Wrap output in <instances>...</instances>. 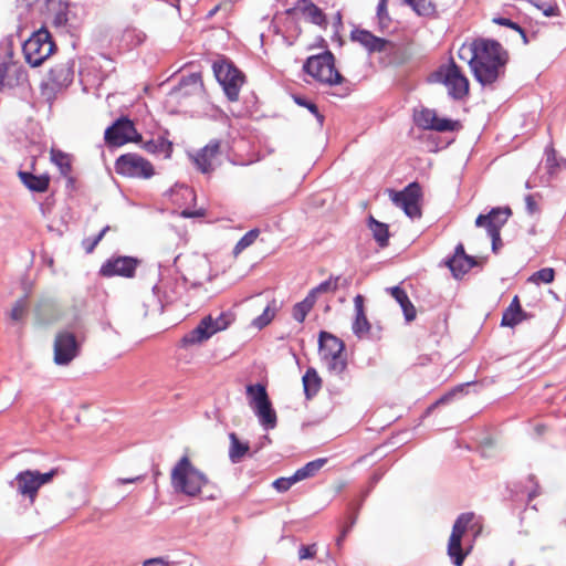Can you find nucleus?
Returning <instances> with one entry per match:
<instances>
[{"mask_svg":"<svg viewBox=\"0 0 566 566\" xmlns=\"http://www.w3.org/2000/svg\"><path fill=\"white\" fill-rule=\"evenodd\" d=\"M459 57L467 60L474 80L483 87L494 90L505 77L510 54L503 45L492 39L478 38L463 44Z\"/></svg>","mask_w":566,"mask_h":566,"instance_id":"f257e3e1","label":"nucleus"},{"mask_svg":"<svg viewBox=\"0 0 566 566\" xmlns=\"http://www.w3.org/2000/svg\"><path fill=\"white\" fill-rule=\"evenodd\" d=\"M171 486L177 493L196 497L209 484L207 475L197 469L188 455H184L171 470Z\"/></svg>","mask_w":566,"mask_h":566,"instance_id":"f03ea898","label":"nucleus"},{"mask_svg":"<svg viewBox=\"0 0 566 566\" xmlns=\"http://www.w3.org/2000/svg\"><path fill=\"white\" fill-rule=\"evenodd\" d=\"M303 71L316 81L327 85H338L344 77L335 67V56L331 51L311 55L303 64Z\"/></svg>","mask_w":566,"mask_h":566,"instance_id":"7ed1b4c3","label":"nucleus"},{"mask_svg":"<svg viewBox=\"0 0 566 566\" xmlns=\"http://www.w3.org/2000/svg\"><path fill=\"white\" fill-rule=\"evenodd\" d=\"M431 81L444 84L449 96L455 101H461L469 94V80L452 57L431 74Z\"/></svg>","mask_w":566,"mask_h":566,"instance_id":"20e7f679","label":"nucleus"},{"mask_svg":"<svg viewBox=\"0 0 566 566\" xmlns=\"http://www.w3.org/2000/svg\"><path fill=\"white\" fill-rule=\"evenodd\" d=\"M213 73L230 102L239 99V93L245 82L244 74L229 60L213 63Z\"/></svg>","mask_w":566,"mask_h":566,"instance_id":"39448f33","label":"nucleus"},{"mask_svg":"<svg viewBox=\"0 0 566 566\" xmlns=\"http://www.w3.org/2000/svg\"><path fill=\"white\" fill-rule=\"evenodd\" d=\"M54 49L55 43L45 29L34 32L22 46L25 61L33 67L41 65Z\"/></svg>","mask_w":566,"mask_h":566,"instance_id":"423d86ee","label":"nucleus"},{"mask_svg":"<svg viewBox=\"0 0 566 566\" xmlns=\"http://www.w3.org/2000/svg\"><path fill=\"white\" fill-rule=\"evenodd\" d=\"M53 354V360L57 366H67L81 354V343L74 333L60 331L54 338Z\"/></svg>","mask_w":566,"mask_h":566,"instance_id":"0eeeda50","label":"nucleus"},{"mask_svg":"<svg viewBox=\"0 0 566 566\" xmlns=\"http://www.w3.org/2000/svg\"><path fill=\"white\" fill-rule=\"evenodd\" d=\"M118 175L148 179L154 176L155 170L150 161L138 154H125L119 156L115 163Z\"/></svg>","mask_w":566,"mask_h":566,"instance_id":"6e6552de","label":"nucleus"},{"mask_svg":"<svg viewBox=\"0 0 566 566\" xmlns=\"http://www.w3.org/2000/svg\"><path fill=\"white\" fill-rule=\"evenodd\" d=\"M421 187L418 182H411L401 191H390V199L394 205L401 208L411 219L421 217L419 201L421 199Z\"/></svg>","mask_w":566,"mask_h":566,"instance_id":"1a4fd4ad","label":"nucleus"},{"mask_svg":"<svg viewBox=\"0 0 566 566\" xmlns=\"http://www.w3.org/2000/svg\"><path fill=\"white\" fill-rule=\"evenodd\" d=\"M142 135L136 130L134 123L127 117H119L105 130V142L111 146H122L126 143L142 142Z\"/></svg>","mask_w":566,"mask_h":566,"instance_id":"9d476101","label":"nucleus"},{"mask_svg":"<svg viewBox=\"0 0 566 566\" xmlns=\"http://www.w3.org/2000/svg\"><path fill=\"white\" fill-rule=\"evenodd\" d=\"M140 260L134 256H112L107 259L99 269V274L104 277L123 276L134 277Z\"/></svg>","mask_w":566,"mask_h":566,"instance_id":"9b49d317","label":"nucleus"},{"mask_svg":"<svg viewBox=\"0 0 566 566\" xmlns=\"http://www.w3.org/2000/svg\"><path fill=\"white\" fill-rule=\"evenodd\" d=\"M413 122L417 127L424 130L453 132L458 122L450 118H439L436 111L422 107L413 113Z\"/></svg>","mask_w":566,"mask_h":566,"instance_id":"f8f14e48","label":"nucleus"},{"mask_svg":"<svg viewBox=\"0 0 566 566\" xmlns=\"http://www.w3.org/2000/svg\"><path fill=\"white\" fill-rule=\"evenodd\" d=\"M349 38L353 42L359 43L368 54L389 52L395 48L391 41L376 36L370 31L360 28H354Z\"/></svg>","mask_w":566,"mask_h":566,"instance_id":"ddd939ff","label":"nucleus"},{"mask_svg":"<svg viewBox=\"0 0 566 566\" xmlns=\"http://www.w3.org/2000/svg\"><path fill=\"white\" fill-rule=\"evenodd\" d=\"M444 264L451 271L453 277L462 279L472 268L483 264V261L476 260L464 251V245L458 243L451 258L444 261Z\"/></svg>","mask_w":566,"mask_h":566,"instance_id":"4468645a","label":"nucleus"},{"mask_svg":"<svg viewBox=\"0 0 566 566\" xmlns=\"http://www.w3.org/2000/svg\"><path fill=\"white\" fill-rule=\"evenodd\" d=\"M74 59H66L57 62L49 71L48 81L53 90H62L67 87L74 78Z\"/></svg>","mask_w":566,"mask_h":566,"instance_id":"2eb2a0df","label":"nucleus"},{"mask_svg":"<svg viewBox=\"0 0 566 566\" xmlns=\"http://www.w3.org/2000/svg\"><path fill=\"white\" fill-rule=\"evenodd\" d=\"M219 153L220 142L218 139L211 140L192 157L196 168L202 174H211L214 170L213 160Z\"/></svg>","mask_w":566,"mask_h":566,"instance_id":"dca6fc26","label":"nucleus"},{"mask_svg":"<svg viewBox=\"0 0 566 566\" xmlns=\"http://www.w3.org/2000/svg\"><path fill=\"white\" fill-rule=\"evenodd\" d=\"M298 11L308 22L326 28L327 19L322 9H319L312 0H298L294 8L289 9L287 13L291 14Z\"/></svg>","mask_w":566,"mask_h":566,"instance_id":"f3484780","label":"nucleus"},{"mask_svg":"<svg viewBox=\"0 0 566 566\" xmlns=\"http://www.w3.org/2000/svg\"><path fill=\"white\" fill-rule=\"evenodd\" d=\"M318 349L319 355L324 360L326 358H335L336 356L342 355L345 349V345L338 337L328 332L322 331L318 337Z\"/></svg>","mask_w":566,"mask_h":566,"instance_id":"a211bd4d","label":"nucleus"},{"mask_svg":"<svg viewBox=\"0 0 566 566\" xmlns=\"http://www.w3.org/2000/svg\"><path fill=\"white\" fill-rule=\"evenodd\" d=\"M211 315L205 316L199 324L185 334L181 338V345L184 347L201 344L213 336L211 327Z\"/></svg>","mask_w":566,"mask_h":566,"instance_id":"6ab92c4d","label":"nucleus"},{"mask_svg":"<svg viewBox=\"0 0 566 566\" xmlns=\"http://www.w3.org/2000/svg\"><path fill=\"white\" fill-rule=\"evenodd\" d=\"M15 484L18 492L33 503L40 489L35 472L32 470L19 472L15 476Z\"/></svg>","mask_w":566,"mask_h":566,"instance_id":"aec40b11","label":"nucleus"},{"mask_svg":"<svg viewBox=\"0 0 566 566\" xmlns=\"http://www.w3.org/2000/svg\"><path fill=\"white\" fill-rule=\"evenodd\" d=\"M354 306H355V319L353 322V333L358 337H365L370 329V323L365 314L364 308V296L357 294L354 297Z\"/></svg>","mask_w":566,"mask_h":566,"instance_id":"412c9836","label":"nucleus"},{"mask_svg":"<svg viewBox=\"0 0 566 566\" xmlns=\"http://www.w3.org/2000/svg\"><path fill=\"white\" fill-rule=\"evenodd\" d=\"M203 90V82L200 73H191L182 76L178 86L174 87L171 94H180L182 96L197 95Z\"/></svg>","mask_w":566,"mask_h":566,"instance_id":"4be33fe9","label":"nucleus"},{"mask_svg":"<svg viewBox=\"0 0 566 566\" xmlns=\"http://www.w3.org/2000/svg\"><path fill=\"white\" fill-rule=\"evenodd\" d=\"M386 291L396 300L400 305L405 319L409 323L416 318L417 311L415 305L409 300L407 292L400 286L387 287Z\"/></svg>","mask_w":566,"mask_h":566,"instance_id":"5701e85b","label":"nucleus"},{"mask_svg":"<svg viewBox=\"0 0 566 566\" xmlns=\"http://www.w3.org/2000/svg\"><path fill=\"white\" fill-rule=\"evenodd\" d=\"M19 177L23 185L33 192H44L48 190L50 185V178L48 175H33L28 171H19Z\"/></svg>","mask_w":566,"mask_h":566,"instance_id":"b1692460","label":"nucleus"},{"mask_svg":"<svg viewBox=\"0 0 566 566\" xmlns=\"http://www.w3.org/2000/svg\"><path fill=\"white\" fill-rule=\"evenodd\" d=\"M302 382L306 399L315 397L322 388V378L313 367L306 369Z\"/></svg>","mask_w":566,"mask_h":566,"instance_id":"393cba45","label":"nucleus"},{"mask_svg":"<svg viewBox=\"0 0 566 566\" xmlns=\"http://www.w3.org/2000/svg\"><path fill=\"white\" fill-rule=\"evenodd\" d=\"M143 148L149 154L163 155L165 158H169L172 153V143L164 136H158L145 142Z\"/></svg>","mask_w":566,"mask_h":566,"instance_id":"a878e982","label":"nucleus"},{"mask_svg":"<svg viewBox=\"0 0 566 566\" xmlns=\"http://www.w3.org/2000/svg\"><path fill=\"white\" fill-rule=\"evenodd\" d=\"M50 155L52 163L57 166L61 175L67 178V181L70 184H73L74 179L71 177L72 163L70 155L60 149L54 148L51 149Z\"/></svg>","mask_w":566,"mask_h":566,"instance_id":"bb28decb","label":"nucleus"},{"mask_svg":"<svg viewBox=\"0 0 566 566\" xmlns=\"http://www.w3.org/2000/svg\"><path fill=\"white\" fill-rule=\"evenodd\" d=\"M229 459L231 463L237 464L249 453L250 447L248 442L240 441L234 432L229 433Z\"/></svg>","mask_w":566,"mask_h":566,"instance_id":"cd10ccee","label":"nucleus"},{"mask_svg":"<svg viewBox=\"0 0 566 566\" xmlns=\"http://www.w3.org/2000/svg\"><path fill=\"white\" fill-rule=\"evenodd\" d=\"M254 412L258 416L260 423L266 429H273L276 426V413L272 408V403L270 400L260 405L259 407H254Z\"/></svg>","mask_w":566,"mask_h":566,"instance_id":"c85d7f7f","label":"nucleus"},{"mask_svg":"<svg viewBox=\"0 0 566 566\" xmlns=\"http://www.w3.org/2000/svg\"><path fill=\"white\" fill-rule=\"evenodd\" d=\"M368 226L378 245L380 248H386L389 243L388 224L382 223L370 216L368 218Z\"/></svg>","mask_w":566,"mask_h":566,"instance_id":"c756f323","label":"nucleus"},{"mask_svg":"<svg viewBox=\"0 0 566 566\" xmlns=\"http://www.w3.org/2000/svg\"><path fill=\"white\" fill-rule=\"evenodd\" d=\"M545 165L547 168V172L553 176L558 171L566 168V159L563 157H557L556 150L552 145L547 146L545 149Z\"/></svg>","mask_w":566,"mask_h":566,"instance_id":"7c9ffc66","label":"nucleus"},{"mask_svg":"<svg viewBox=\"0 0 566 566\" xmlns=\"http://www.w3.org/2000/svg\"><path fill=\"white\" fill-rule=\"evenodd\" d=\"M315 303H316V301L314 300V295L307 294L303 301L296 303L293 306V311H292L293 318L295 321H297L298 323H303L306 315L311 312V310L313 308Z\"/></svg>","mask_w":566,"mask_h":566,"instance_id":"2f4dec72","label":"nucleus"},{"mask_svg":"<svg viewBox=\"0 0 566 566\" xmlns=\"http://www.w3.org/2000/svg\"><path fill=\"white\" fill-rule=\"evenodd\" d=\"M247 394L250 398V406L252 408L259 407L260 405L270 400L265 386H263L261 384L247 386Z\"/></svg>","mask_w":566,"mask_h":566,"instance_id":"473e14b6","label":"nucleus"},{"mask_svg":"<svg viewBox=\"0 0 566 566\" xmlns=\"http://www.w3.org/2000/svg\"><path fill=\"white\" fill-rule=\"evenodd\" d=\"M53 25L56 28H74V22L70 17V7L67 3H60L53 15Z\"/></svg>","mask_w":566,"mask_h":566,"instance_id":"72a5a7b5","label":"nucleus"},{"mask_svg":"<svg viewBox=\"0 0 566 566\" xmlns=\"http://www.w3.org/2000/svg\"><path fill=\"white\" fill-rule=\"evenodd\" d=\"M461 539L450 537L448 543V555L455 566H462L467 553L463 551Z\"/></svg>","mask_w":566,"mask_h":566,"instance_id":"f704fd0d","label":"nucleus"},{"mask_svg":"<svg viewBox=\"0 0 566 566\" xmlns=\"http://www.w3.org/2000/svg\"><path fill=\"white\" fill-rule=\"evenodd\" d=\"M327 462V459L319 458L307 462L304 467L296 470L300 481L314 476Z\"/></svg>","mask_w":566,"mask_h":566,"instance_id":"c9c22d12","label":"nucleus"},{"mask_svg":"<svg viewBox=\"0 0 566 566\" xmlns=\"http://www.w3.org/2000/svg\"><path fill=\"white\" fill-rule=\"evenodd\" d=\"M517 488H518L517 494L518 493L526 494L527 504L531 503L536 496L539 495V485H538V482L534 474H530L526 478L525 483L518 484Z\"/></svg>","mask_w":566,"mask_h":566,"instance_id":"e433bc0d","label":"nucleus"},{"mask_svg":"<svg viewBox=\"0 0 566 566\" xmlns=\"http://www.w3.org/2000/svg\"><path fill=\"white\" fill-rule=\"evenodd\" d=\"M474 517L473 513H462L455 520L450 537H455L457 539H461L463 534L465 533L468 525L472 522Z\"/></svg>","mask_w":566,"mask_h":566,"instance_id":"4c0bfd02","label":"nucleus"},{"mask_svg":"<svg viewBox=\"0 0 566 566\" xmlns=\"http://www.w3.org/2000/svg\"><path fill=\"white\" fill-rule=\"evenodd\" d=\"M234 321V315L231 312H221L217 317L211 315V332L217 334L218 332L227 329Z\"/></svg>","mask_w":566,"mask_h":566,"instance_id":"58836bf2","label":"nucleus"},{"mask_svg":"<svg viewBox=\"0 0 566 566\" xmlns=\"http://www.w3.org/2000/svg\"><path fill=\"white\" fill-rule=\"evenodd\" d=\"M275 301L273 300L272 303L264 308L263 313L252 321V326L262 329L272 322L275 316Z\"/></svg>","mask_w":566,"mask_h":566,"instance_id":"ea45409f","label":"nucleus"},{"mask_svg":"<svg viewBox=\"0 0 566 566\" xmlns=\"http://www.w3.org/2000/svg\"><path fill=\"white\" fill-rule=\"evenodd\" d=\"M522 310L518 296H514L509 307L503 312L501 325L514 327V314Z\"/></svg>","mask_w":566,"mask_h":566,"instance_id":"a19ab883","label":"nucleus"},{"mask_svg":"<svg viewBox=\"0 0 566 566\" xmlns=\"http://www.w3.org/2000/svg\"><path fill=\"white\" fill-rule=\"evenodd\" d=\"M10 72L11 75L9 81V87L18 86L27 81L28 75L25 70L22 67V65H20L17 62H13L12 60L10 65Z\"/></svg>","mask_w":566,"mask_h":566,"instance_id":"79ce46f5","label":"nucleus"},{"mask_svg":"<svg viewBox=\"0 0 566 566\" xmlns=\"http://www.w3.org/2000/svg\"><path fill=\"white\" fill-rule=\"evenodd\" d=\"M376 18L378 20L379 31H386L391 22V19L387 9V0H380L377 6Z\"/></svg>","mask_w":566,"mask_h":566,"instance_id":"37998d69","label":"nucleus"},{"mask_svg":"<svg viewBox=\"0 0 566 566\" xmlns=\"http://www.w3.org/2000/svg\"><path fill=\"white\" fill-rule=\"evenodd\" d=\"M324 361L328 370L337 376H342L347 368V361L343 354L335 358H326Z\"/></svg>","mask_w":566,"mask_h":566,"instance_id":"c03bdc74","label":"nucleus"},{"mask_svg":"<svg viewBox=\"0 0 566 566\" xmlns=\"http://www.w3.org/2000/svg\"><path fill=\"white\" fill-rule=\"evenodd\" d=\"M419 15H431L434 12V6L429 0H406Z\"/></svg>","mask_w":566,"mask_h":566,"instance_id":"a18cd8bd","label":"nucleus"},{"mask_svg":"<svg viewBox=\"0 0 566 566\" xmlns=\"http://www.w3.org/2000/svg\"><path fill=\"white\" fill-rule=\"evenodd\" d=\"M260 234V231L259 229H252L250 231H248L235 244L234 249H233V253L234 254H239L241 253L244 249H247L248 247H250L251 244L254 243V241L256 240V238L259 237Z\"/></svg>","mask_w":566,"mask_h":566,"instance_id":"49530a36","label":"nucleus"},{"mask_svg":"<svg viewBox=\"0 0 566 566\" xmlns=\"http://www.w3.org/2000/svg\"><path fill=\"white\" fill-rule=\"evenodd\" d=\"M12 53H8V56L0 62V91L8 86L10 81V65H11Z\"/></svg>","mask_w":566,"mask_h":566,"instance_id":"de8ad7c7","label":"nucleus"},{"mask_svg":"<svg viewBox=\"0 0 566 566\" xmlns=\"http://www.w3.org/2000/svg\"><path fill=\"white\" fill-rule=\"evenodd\" d=\"M294 101L297 105L307 108L317 119L318 124L322 126L324 123V116L319 113L318 107L315 103L306 99L303 96H294Z\"/></svg>","mask_w":566,"mask_h":566,"instance_id":"09e8293b","label":"nucleus"},{"mask_svg":"<svg viewBox=\"0 0 566 566\" xmlns=\"http://www.w3.org/2000/svg\"><path fill=\"white\" fill-rule=\"evenodd\" d=\"M27 310H28V301H27V296H24L14 303V305L10 312V318L15 322L23 319V317L27 314Z\"/></svg>","mask_w":566,"mask_h":566,"instance_id":"8fccbe9b","label":"nucleus"},{"mask_svg":"<svg viewBox=\"0 0 566 566\" xmlns=\"http://www.w3.org/2000/svg\"><path fill=\"white\" fill-rule=\"evenodd\" d=\"M297 482H300V479L297 478L296 472H294L291 476L276 479L272 485L277 492L283 493L290 490V488Z\"/></svg>","mask_w":566,"mask_h":566,"instance_id":"3c124183","label":"nucleus"},{"mask_svg":"<svg viewBox=\"0 0 566 566\" xmlns=\"http://www.w3.org/2000/svg\"><path fill=\"white\" fill-rule=\"evenodd\" d=\"M336 286L334 282V276H329L327 280L319 283L316 287L312 289L308 294L314 295V300L316 301V295L321 293L335 292Z\"/></svg>","mask_w":566,"mask_h":566,"instance_id":"603ef678","label":"nucleus"},{"mask_svg":"<svg viewBox=\"0 0 566 566\" xmlns=\"http://www.w3.org/2000/svg\"><path fill=\"white\" fill-rule=\"evenodd\" d=\"M488 234H489V237L492 240V251L494 253H497V251L502 247L500 224L491 223L490 227H489Z\"/></svg>","mask_w":566,"mask_h":566,"instance_id":"864d4df0","label":"nucleus"},{"mask_svg":"<svg viewBox=\"0 0 566 566\" xmlns=\"http://www.w3.org/2000/svg\"><path fill=\"white\" fill-rule=\"evenodd\" d=\"M555 271L552 268H544L535 272L532 280L541 283H551L554 281Z\"/></svg>","mask_w":566,"mask_h":566,"instance_id":"5fc2aeb1","label":"nucleus"},{"mask_svg":"<svg viewBox=\"0 0 566 566\" xmlns=\"http://www.w3.org/2000/svg\"><path fill=\"white\" fill-rule=\"evenodd\" d=\"M499 213L497 210H491L488 214H479L475 219V226L476 227H485L486 232H489V227L491 223L499 224L494 221V216Z\"/></svg>","mask_w":566,"mask_h":566,"instance_id":"6e6d98bb","label":"nucleus"},{"mask_svg":"<svg viewBox=\"0 0 566 566\" xmlns=\"http://www.w3.org/2000/svg\"><path fill=\"white\" fill-rule=\"evenodd\" d=\"M317 553V545L311 544V545H301L298 548V558L301 560L303 559H312L315 557Z\"/></svg>","mask_w":566,"mask_h":566,"instance_id":"4d7b16f0","label":"nucleus"},{"mask_svg":"<svg viewBox=\"0 0 566 566\" xmlns=\"http://www.w3.org/2000/svg\"><path fill=\"white\" fill-rule=\"evenodd\" d=\"M492 210H497L499 213L494 216V221L500 224V229L506 223L509 217L512 214V210L509 207L505 208H493Z\"/></svg>","mask_w":566,"mask_h":566,"instance_id":"13d9d810","label":"nucleus"},{"mask_svg":"<svg viewBox=\"0 0 566 566\" xmlns=\"http://www.w3.org/2000/svg\"><path fill=\"white\" fill-rule=\"evenodd\" d=\"M356 520H357V516L356 515H353L349 517V521L347 523V525H345L339 534V536L337 537L336 539V545L338 547L342 546L344 539L346 538V536L348 535V533L352 531L353 526L355 525L356 523Z\"/></svg>","mask_w":566,"mask_h":566,"instance_id":"bf43d9fd","label":"nucleus"},{"mask_svg":"<svg viewBox=\"0 0 566 566\" xmlns=\"http://www.w3.org/2000/svg\"><path fill=\"white\" fill-rule=\"evenodd\" d=\"M34 472H35V475H36V480H38L39 486L41 488L42 485L51 482L52 479L57 474L59 470L57 469H52L51 471H49L46 473H40L39 471H34Z\"/></svg>","mask_w":566,"mask_h":566,"instance_id":"052dcab7","label":"nucleus"},{"mask_svg":"<svg viewBox=\"0 0 566 566\" xmlns=\"http://www.w3.org/2000/svg\"><path fill=\"white\" fill-rule=\"evenodd\" d=\"M493 22L499 25L507 27L512 30H515L516 32H522V27L507 18H502V17L494 18Z\"/></svg>","mask_w":566,"mask_h":566,"instance_id":"680f3d73","label":"nucleus"},{"mask_svg":"<svg viewBox=\"0 0 566 566\" xmlns=\"http://www.w3.org/2000/svg\"><path fill=\"white\" fill-rule=\"evenodd\" d=\"M463 385L454 387L449 392L444 394L439 400H437L434 405H441L451 401L457 394L463 391Z\"/></svg>","mask_w":566,"mask_h":566,"instance_id":"e2e57ef3","label":"nucleus"},{"mask_svg":"<svg viewBox=\"0 0 566 566\" xmlns=\"http://www.w3.org/2000/svg\"><path fill=\"white\" fill-rule=\"evenodd\" d=\"M334 282H335V286H336V290H339V289H348L352 284V276H342V275H337V276H334Z\"/></svg>","mask_w":566,"mask_h":566,"instance_id":"0e129e2a","label":"nucleus"},{"mask_svg":"<svg viewBox=\"0 0 566 566\" xmlns=\"http://www.w3.org/2000/svg\"><path fill=\"white\" fill-rule=\"evenodd\" d=\"M98 243L99 238L94 237L84 239L82 245L86 253H92Z\"/></svg>","mask_w":566,"mask_h":566,"instance_id":"69168bd1","label":"nucleus"},{"mask_svg":"<svg viewBox=\"0 0 566 566\" xmlns=\"http://www.w3.org/2000/svg\"><path fill=\"white\" fill-rule=\"evenodd\" d=\"M143 566H169V560L164 557H155L146 559Z\"/></svg>","mask_w":566,"mask_h":566,"instance_id":"338daca9","label":"nucleus"},{"mask_svg":"<svg viewBox=\"0 0 566 566\" xmlns=\"http://www.w3.org/2000/svg\"><path fill=\"white\" fill-rule=\"evenodd\" d=\"M525 205L528 213L533 214L538 211L537 203L532 195H527L525 197Z\"/></svg>","mask_w":566,"mask_h":566,"instance_id":"774afa93","label":"nucleus"}]
</instances>
